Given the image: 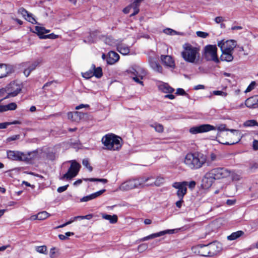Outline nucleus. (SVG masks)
<instances>
[{
  "mask_svg": "<svg viewBox=\"0 0 258 258\" xmlns=\"http://www.w3.org/2000/svg\"><path fill=\"white\" fill-rule=\"evenodd\" d=\"M206 156L200 152L187 153L183 160L185 165L191 170H197L201 168L206 163Z\"/></svg>",
  "mask_w": 258,
  "mask_h": 258,
  "instance_id": "nucleus-1",
  "label": "nucleus"
},
{
  "mask_svg": "<svg viewBox=\"0 0 258 258\" xmlns=\"http://www.w3.org/2000/svg\"><path fill=\"white\" fill-rule=\"evenodd\" d=\"M182 48L181 56L186 62L193 64L199 62L200 58L199 47L186 43L183 45Z\"/></svg>",
  "mask_w": 258,
  "mask_h": 258,
  "instance_id": "nucleus-2",
  "label": "nucleus"
},
{
  "mask_svg": "<svg viewBox=\"0 0 258 258\" xmlns=\"http://www.w3.org/2000/svg\"><path fill=\"white\" fill-rule=\"evenodd\" d=\"M236 45V42L233 40L223 39L218 42L217 45L222 51L220 57L222 61L229 62L233 60V53Z\"/></svg>",
  "mask_w": 258,
  "mask_h": 258,
  "instance_id": "nucleus-3",
  "label": "nucleus"
},
{
  "mask_svg": "<svg viewBox=\"0 0 258 258\" xmlns=\"http://www.w3.org/2000/svg\"><path fill=\"white\" fill-rule=\"evenodd\" d=\"M101 142L104 149L110 151H118L122 144V139L113 134H109L104 136Z\"/></svg>",
  "mask_w": 258,
  "mask_h": 258,
  "instance_id": "nucleus-4",
  "label": "nucleus"
},
{
  "mask_svg": "<svg viewBox=\"0 0 258 258\" xmlns=\"http://www.w3.org/2000/svg\"><path fill=\"white\" fill-rule=\"evenodd\" d=\"M22 85L17 82H12L5 88L0 89V96H5L3 100L16 96L22 90Z\"/></svg>",
  "mask_w": 258,
  "mask_h": 258,
  "instance_id": "nucleus-5",
  "label": "nucleus"
},
{
  "mask_svg": "<svg viewBox=\"0 0 258 258\" xmlns=\"http://www.w3.org/2000/svg\"><path fill=\"white\" fill-rule=\"evenodd\" d=\"M8 158L11 160L29 162L37 157L36 152H30L26 153L18 151L9 150L7 152Z\"/></svg>",
  "mask_w": 258,
  "mask_h": 258,
  "instance_id": "nucleus-6",
  "label": "nucleus"
},
{
  "mask_svg": "<svg viewBox=\"0 0 258 258\" xmlns=\"http://www.w3.org/2000/svg\"><path fill=\"white\" fill-rule=\"evenodd\" d=\"M221 250V244L212 242L207 245L200 246L199 253L204 256H211L216 254Z\"/></svg>",
  "mask_w": 258,
  "mask_h": 258,
  "instance_id": "nucleus-7",
  "label": "nucleus"
},
{
  "mask_svg": "<svg viewBox=\"0 0 258 258\" xmlns=\"http://www.w3.org/2000/svg\"><path fill=\"white\" fill-rule=\"evenodd\" d=\"M70 162L71 163V166L69 168L68 172L59 177L60 180H71L78 174L81 165L75 160L70 161Z\"/></svg>",
  "mask_w": 258,
  "mask_h": 258,
  "instance_id": "nucleus-8",
  "label": "nucleus"
},
{
  "mask_svg": "<svg viewBox=\"0 0 258 258\" xmlns=\"http://www.w3.org/2000/svg\"><path fill=\"white\" fill-rule=\"evenodd\" d=\"M217 48L215 45H208L204 48V57L206 60L213 61L216 63L219 62L217 54Z\"/></svg>",
  "mask_w": 258,
  "mask_h": 258,
  "instance_id": "nucleus-9",
  "label": "nucleus"
},
{
  "mask_svg": "<svg viewBox=\"0 0 258 258\" xmlns=\"http://www.w3.org/2000/svg\"><path fill=\"white\" fill-rule=\"evenodd\" d=\"M213 179H220L228 177L230 175V171L224 168H215L208 171Z\"/></svg>",
  "mask_w": 258,
  "mask_h": 258,
  "instance_id": "nucleus-10",
  "label": "nucleus"
},
{
  "mask_svg": "<svg viewBox=\"0 0 258 258\" xmlns=\"http://www.w3.org/2000/svg\"><path fill=\"white\" fill-rule=\"evenodd\" d=\"M216 129V127L213 125L209 124H204L190 127L189 132L192 135H196L215 130Z\"/></svg>",
  "mask_w": 258,
  "mask_h": 258,
  "instance_id": "nucleus-11",
  "label": "nucleus"
},
{
  "mask_svg": "<svg viewBox=\"0 0 258 258\" xmlns=\"http://www.w3.org/2000/svg\"><path fill=\"white\" fill-rule=\"evenodd\" d=\"M217 130L218 131L217 136H216V139L217 141L219 142L221 144H224V145H233L237 143H238V141L235 142H225L224 139L222 138V136H227V133H224L223 132L224 131H227L228 128H226V125L225 124H220L219 125Z\"/></svg>",
  "mask_w": 258,
  "mask_h": 258,
  "instance_id": "nucleus-12",
  "label": "nucleus"
},
{
  "mask_svg": "<svg viewBox=\"0 0 258 258\" xmlns=\"http://www.w3.org/2000/svg\"><path fill=\"white\" fill-rule=\"evenodd\" d=\"M128 72L133 75V79L135 82L143 85V82L141 80L145 75V71L143 69L135 66L130 69Z\"/></svg>",
  "mask_w": 258,
  "mask_h": 258,
  "instance_id": "nucleus-13",
  "label": "nucleus"
},
{
  "mask_svg": "<svg viewBox=\"0 0 258 258\" xmlns=\"http://www.w3.org/2000/svg\"><path fill=\"white\" fill-rule=\"evenodd\" d=\"M188 182H176L173 183L172 186L177 189V196L179 199H183L187 192Z\"/></svg>",
  "mask_w": 258,
  "mask_h": 258,
  "instance_id": "nucleus-14",
  "label": "nucleus"
},
{
  "mask_svg": "<svg viewBox=\"0 0 258 258\" xmlns=\"http://www.w3.org/2000/svg\"><path fill=\"white\" fill-rule=\"evenodd\" d=\"M13 72V68L10 65L0 64V78L7 77Z\"/></svg>",
  "mask_w": 258,
  "mask_h": 258,
  "instance_id": "nucleus-15",
  "label": "nucleus"
},
{
  "mask_svg": "<svg viewBox=\"0 0 258 258\" xmlns=\"http://www.w3.org/2000/svg\"><path fill=\"white\" fill-rule=\"evenodd\" d=\"M161 60L165 66L170 68H174V60L171 56L162 55L161 56Z\"/></svg>",
  "mask_w": 258,
  "mask_h": 258,
  "instance_id": "nucleus-16",
  "label": "nucleus"
},
{
  "mask_svg": "<svg viewBox=\"0 0 258 258\" xmlns=\"http://www.w3.org/2000/svg\"><path fill=\"white\" fill-rule=\"evenodd\" d=\"M245 105L250 108L258 107V95H255L245 100Z\"/></svg>",
  "mask_w": 258,
  "mask_h": 258,
  "instance_id": "nucleus-17",
  "label": "nucleus"
},
{
  "mask_svg": "<svg viewBox=\"0 0 258 258\" xmlns=\"http://www.w3.org/2000/svg\"><path fill=\"white\" fill-rule=\"evenodd\" d=\"M214 181V180L213 179L211 176L207 172L202 179V186L204 188H208L211 186Z\"/></svg>",
  "mask_w": 258,
  "mask_h": 258,
  "instance_id": "nucleus-18",
  "label": "nucleus"
},
{
  "mask_svg": "<svg viewBox=\"0 0 258 258\" xmlns=\"http://www.w3.org/2000/svg\"><path fill=\"white\" fill-rule=\"evenodd\" d=\"M119 59V55L115 52L110 51L108 52L107 62L109 64H113L117 62Z\"/></svg>",
  "mask_w": 258,
  "mask_h": 258,
  "instance_id": "nucleus-19",
  "label": "nucleus"
},
{
  "mask_svg": "<svg viewBox=\"0 0 258 258\" xmlns=\"http://www.w3.org/2000/svg\"><path fill=\"white\" fill-rule=\"evenodd\" d=\"M130 47L122 42H118L117 44H116L118 51L123 55H127L129 53Z\"/></svg>",
  "mask_w": 258,
  "mask_h": 258,
  "instance_id": "nucleus-20",
  "label": "nucleus"
},
{
  "mask_svg": "<svg viewBox=\"0 0 258 258\" xmlns=\"http://www.w3.org/2000/svg\"><path fill=\"white\" fill-rule=\"evenodd\" d=\"M105 189H102L99 191H98L95 193L92 194L90 195L84 197L80 200L81 202H86L92 200L93 199H95L96 198L102 195Z\"/></svg>",
  "mask_w": 258,
  "mask_h": 258,
  "instance_id": "nucleus-21",
  "label": "nucleus"
},
{
  "mask_svg": "<svg viewBox=\"0 0 258 258\" xmlns=\"http://www.w3.org/2000/svg\"><path fill=\"white\" fill-rule=\"evenodd\" d=\"M17 107V105L15 102H11L7 105L0 104V112H4L9 110H14Z\"/></svg>",
  "mask_w": 258,
  "mask_h": 258,
  "instance_id": "nucleus-22",
  "label": "nucleus"
},
{
  "mask_svg": "<svg viewBox=\"0 0 258 258\" xmlns=\"http://www.w3.org/2000/svg\"><path fill=\"white\" fill-rule=\"evenodd\" d=\"M119 189L122 191L128 190L134 188L132 179H130L122 183L119 187Z\"/></svg>",
  "mask_w": 258,
  "mask_h": 258,
  "instance_id": "nucleus-23",
  "label": "nucleus"
},
{
  "mask_svg": "<svg viewBox=\"0 0 258 258\" xmlns=\"http://www.w3.org/2000/svg\"><path fill=\"white\" fill-rule=\"evenodd\" d=\"M35 32L39 36L40 38L45 39V38H43V37H45L46 35L44 34L49 33L50 30L46 29L43 27L35 26Z\"/></svg>",
  "mask_w": 258,
  "mask_h": 258,
  "instance_id": "nucleus-24",
  "label": "nucleus"
},
{
  "mask_svg": "<svg viewBox=\"0 0 258 258\" xmlns=\"http://www.w3.org/2000/svg\"><path fill=\"white\" fill-rule=\"evenodd\" d=\"M137 179L140 184L139 188H142L145 186H147V183H149L151 180H153V177L152 176L140 177L137 178Z\"/></svg>",
  "mask_w": 258,
  "mask_h": 258,
  "instance_id": "nucleus-25",
  "label": "nucleus"
},
{
  "mask_svg": "<svg viewBox=\"0 0 258 258\" xmlns=\"http://www.w3.org/2000/svg\"><path fill=\"white\" fill-rule=\"evenodd\" d=\"M159 89L165 93L171 94L174 91V89L167 83H162L159 85Z\"/></svg>",
  "mask_w": 258,
  "mask_h": 258,
  "instance_id": "nucleus-26",
  "label": "nucleus"
},
{
  "mask_svg": "<svg viewBox=\"0 0 258 258\" xmlns=\"http://www.w3.org/2000/svg\"><path fill=\"white\" fill-rule=\"evenodd\" d=\"M165 181V179L163 177L161 176H158L157 177L155 180H154V179L153 178V180H151V181L149 183H147V186H160L161 184H162Z\"/></svg>",
  "mask_w": 258,
  "mask_h": 258,
  "instance_id": "nucleus-27",
  "label": "nucleus"
},
{
  "mask_svg": "<svg viewBox=\"0 0 258 258\" xmlns=\"http://www.w3.org/2000/svg\"><path fill=\"white\" fill-rule=\"evenodd\" d=\"M150 65L151 68L155 72L162 73V67L158 63L157 61L154 60H151L150 61Z\"/></svg>",
  "mask_w": 258,
  "mask_h": 258,
  "instance_id": "nucleus-28",
  "label": "nucleus"
},
{
  "mask_svg": "<svg viewBox=\"0 0 258 258\" xmlns=\"http://www.w3.org/2000/svg\"><path fill=\"white\" fill-rule=\"evenodd\" d=\"M101 215L103 219L108 220L109 222L111 224L115 223L117 221L118 218L117 216L116 215H113L111 216L105 214H101Z\"/></svg>",
  "mask_w": 258,
  "mask_h": 258,
  "instance_id": "nucleus-29",
  "label": "nucleus"
},
{
  "mask_svg": "<svg viewBox=\"0 0 258 258\" xmlns=\"http://www.w3.org/2000/svg\"><path fill=\"white\" fill-rule=\"evenodd\" d=\"M91 68L93 70L94 76H95L97 78H100L102 76V70L101 68L97 67L96 68L95 64H92Z\"/></svg>",
  "mask_w": 258,
  "mask_h": 258,
  "instance_id": "nucleus-30",
  "label": "nucleus"
},
{
  "mask_svg": "<svg viewBox=\"0 0 258 258\" xmlns=\"http://www.w3.org/2000/svg\"><path fill=\"white\" fill-rule=\"evenodd\" d=\"M244 234L242 231L239 230L232 233L227 237L229 240H234L241 236Z\"/></svg>",
  "mask_w": 258,
  "mask_h": 258,
  "instance_id": "nucleus-31",
  "label": "nucleus"
},
{
  "mask_svg": "<svg viewBox=\"0 0 258 258\" xmlns=\"http://www.w3.org/2000/svg\"><path fill=\"white\" fill-rule=\"evenodd\" d=\"M162 236V233L159 232L156 233L152 234L150 235H148L147 236L144 237L141 239H140V241H145L146 240H148L151 239L155 238L156 237H160Z\"/></svg>",
  "mask_w": 258,
  "mask_h": 258,
  "instance_id": "nucleus-32",
  "label": "nucleus"
},
{
  "mask_svg": "<svg viewBox=\"0 0 258 258\" xmlns=\"http://www.w3.org/2000/svg\"><path fill=\"white\" fill-rule=\"evenodd\" d=\"M151 127L154 128L155 130L158 133H162L164 131L163 126L158 123H154L150 125Z\"/></svg>",
  "mask_w": 258,
  "mask_h": 258,
  "instance_id": "nucleus-33",
  "label": "nucleus"
},
{
  "mask_svg": "<svg viewBox=\"0 0 258 258\" xmlns=\"http://www.w3.org/2000/svg\"><path fill=\"white\" fill-rule=\"evenodd\" d=\"M50 216L46 211H42L38 213V220H44Z\"/></svg>",
  "mask_w": 258,
  "mask_h": 258,
  "instance_id": "nucleus-34",
  "label": "nucleus"
},
{
  "mask_svg": "<svg viewBox=\"0 0 258 258\" xmlns=\"http://www.w3.org/2000/svg\"><path fill=\"white\" fill-rule=\"evenodd\" d=\"M84 113L81 112L75 111L74 112V121L78 122L84 117Z\"/></svg>",
  "mask_w": 258,
  "mask_h": 258,
  "instance_id": "nucleus-35",
  "label": "nucleus"
},
{
  "mask_svg": "<svg viewBox=\"0 0 258 258\" xmlns=\"http://www.w3.org/2000/svg\"><path fill=\"white\" fill-rule=\"evenodd\" d=\"M105 43L109 45L113 46L115 45L116 46V44H117V42L113 39L111 37H106L104 40Z\"/></svg>",
  "mask_w": 258,
  "mask_h": 258,
  "instance_id": "nucleus-36",
  "label": "nucleus"
},
{
  "mask_svg": "<svg viewBox=\"0 0 258 258\" xmlns=\"http://www.w3.org/2000/svg\"><path fill=\"white\" fill-rule=\"evenodd\" d=\"M229 177H231L232 180L236 181H239L242 178L240 174L235 173L234 172H231V171L230 175Z\"/></svg>",
  "mask_w": 258,
  "mask_h": 258,
  "instance_id": "nucleus-37",
  "label": "nucleus"
},
{
  "mask_svg": "<svg viewBox=\"0 0 258 258\" xmlns=\"http://www.w3.org/2000/svg\"><path fill=\"white\" fill-rule=\"evenodd\" d=\"M133 5H134V3H132V4H131L130 6H127V7L125 8L123 10V13L125 14H128L130 12L131 9L133 8L134 10V12H133V13H132L131 15V16H135V15H133V14L135 13V6H133Z\"/></svg>",
  "mask_w": 258,
  "mask_h": 258,
  "instance_id": "nucleus-38",
  "label": "nucleus"
},
{
  "mask_svg": "<svg viewBox=\"0 0 258 258\" xmlns=\"http://www.w3.org/2000/svg\"><path fill=\"white\" fill-rule=\"evenodd\" d=\"M35 250L39 253L45 254L47 251V247L45 245L36 246Z\"/></svg>",
  "mask_w": 258,
  "mask_h": 258,
  "instance_id": "nucleus-39",
  "label": "nucleus"
},
{
  "mask_svg": "<svg viewBox=\"0 0 258 258\" xmlns=\"http://www.w3.org/2000/svg\"><path fill=\"white\" fill-rule=\"evenodd\" d=\"M40 63L41 61L40 60L35 61L31 64H29L27 68L32 72L35 70L36 67H37Z\"/></svg>",
  "mask_w": 258,
  "mask_h": 258,
  "instance_id": "nucleus-40",
  "label": "nucleus"
},
{
  "mask_svg": "<svg viewBox=\"0 0 258 258\" xmlns=\"http://www.w3.org/2000/svg\"><path fill=\"white\" fill-rule=\"evenodd\" d=\"M74 235L73 232H67L65 233V235L59 234L58 235V237L60 240H64L68 238V237L70 236H73Z\"/></svg>",
  "mask_w": 258,
  "mask_h": 258,
  "instance_id": "nucleus-41",
  "label": "nucleus"
},
{
  "mask_svg": "<svg viewBox=\"0 0 258 258\" xmlns=\"http://www.w3.org/2000/svg\"><path fill=\"white\" fill-rule=\"evenodd\" d=\"M82 75L85 79H90L94 76L93 71L92 70H89L85 73H82Z\"/></svg>",
  "mask_w": 258,
  "mask_h": 258,
  "instance_id": "nucleus-42",
  "label": "nucleus"
},
{
  "mask_svg": "<svg viewBox=\"0 0 258 258\" xmlns=\"http://www.w3.org/2000/svg\"><path fill=\"white\" fill-rule=\"evenodd\" d=\"M84 180L85 181H99V182H101L103 183H106L107 182V180L106 179H104V178H91L84 179Z\"/></svg>",
  "mask_w": 258,
  "mask_h": 258,
  "instance_id": "nucleus-43",
  "label": "nucleus"
},
{
  "mask_svg": "<svg viewBox=\"0 0 258 258\" xmlns=\"http://www.w3.org/2000/svg\"><path fill=\"white\" fill-rule=\"evenodd\" d=\"M143 0H135L134 1L133 6H135V13L133 15H136L139 13V7L140 5V3Z\"/></svg>",
  "mask_w": 258,
  "mask_h": 258,
  "instance_id": "nucleus-44",
  "label": "nucleus"
},
{
  "mask_svg": "<svg viewBox=\"0 0 258 258\" xmlns=\"http://www.w3.org/2000/svg\"><path fill=\"white\" fill-rule=\"evenodd\" d=\"M93 217L92 214H88L85 216H78L74 217V219H87L90 220Z\"/></svg>",
  "mask_w": 258,
  "mask_h": 258,
  "instance_id": "nucleus-45",
  "label": "nucleus"
},
{
  "mask_svg": "<svg viewBox=\"0 0 258 258\" xmlns=\"http://www.w3.org/2000/svg\"><path fill=\"white\" fill-rule=\"evenodd\" d=\"M82 164L90 171H92V167L90 165L89 160L87 159H83V160L82 161Z\"/></svg>",
  "mask_w": 258,
  "mask_h": 258,
  "instance_id": "nucleus-46",
  "label": "nucleus"
},
{
  "mask_svg": "<svg viewBox=\"0 0 258 258\" xmlns=\"http://www.w3.org/2000/svg\"><path fill=\"white\" fill-rule=\"evenodd\" d=\"M257 124V122L255 120H249L244 123V125L247 126H252Z\"/></svg>",
  "mask_w": 258,
  "mask_h": 258,
  "instance_id": "nucleus-47",
  "label": "nucleus"
},
{
  "mask_svg": "<svg viewBox=\"0 0 258 258\" xmlns=\"http://www.w3.org/2000/svg\"><path fill=\"white\" fill-rule=\"evenodd\" d=\"M213 94L215 95L222 96L223 97H226L228 95L227 93L222 91H214Z\"/></svg>",
  "mask_w": 258,
  "mask_h": 258,
  "instance_id": "nucleus-48",
  "label": "nucleus"
},
{
  "mask_svg": "<svg viewBox=\"0 0 258 258\" xmlns=\"http://www.w3.org/2000/svg\"><path fill=\"white\" fill-rule=\"evenodd\" d=\"M18 13L21 14L24 18H25L29 13H28V12L23 8H21L18 10Z\"/></svg>",
  "mask_w": 258,
  "mask_h": 258,
  "instance_id": "nucleus-49",
  "label": "nucleus"
},
{
  "mask_svg": "<svg viewBox=\"0 0 258 258\" xmlns=\"http://www.w3.org/2000/svg\"><path fill=\"white\" fill-rule=\"evenodd\" d=\"M148 248V245L146 243L140 244L138 247V250L140 252H142L146 250Z\"/></svg>",
  "mask_w": 258,
  "mask_h": 258,
  "instance_id": "nucleus-50",
  "label": "nucleus"
},
{
  "mask_svg": "<svg viewBox=\"0 0 258 258\" xmlns=\"http://www.w3.org/2000/svg\"><path fill=\"white\" fill-rule=\"evenodd\" d=\"M196 34L199 37H201V38H205L206 37H207L209 34V33H207V32H203V31H197L196 32Z\"/></svg>",
  "mask_w": 258,
  "mask_h": 258,
  "instance_id": "nucleus-51",
  "label": "nucleus"
},
{
  "mask_svg": "<svg viewBox=\"0 0 258 258\" xmlns=\"http://www.w3.org/2000/svg\"><path fill=\"white\" fill-rule=\"evenodd\" d=\"M25 19L27 21L33 24L35 23L36 22L35 19L33 17L32 15L30 13H29Z\"/></svg>",
  "mask_w": 258,
  "mask_h": 258,
  "instance_id": "nucleus-52",
  "label": "nucleus"
},
{
  "mask_svg": "<svg viewBox=\"0 0 258 258\" xmlns=\"http://www.w3.org/2000/svg\"><path fill=\"white\" fill-rule=\"evenodd\" d=\"M227 131H229V132H231L232 133H233L234 135L237 136L238 140L237 141H238V142H239V141L240 140L239 137L240 136V134L239 131L236 130H234V129H228Z\"/></svg>",
  "mask_w": 258,
  "mask_h": 258,
  "instance_id": "nucleus-53",
  "label": "nucleus"
},
{
  "mask_svg": "<svg viewBox=\"0 0 258 258\" xmlns=\"http://www.w3.org/2000/svg\"><path fill=\"white\" fill-rule=\"evenodd\" d=\"M176 94L177 95L186 96L188 94L182 88H178L176 90Z\"/></svg>",
  "mask_w": 258,
  "mask_h": 258,
  "instance_id": "nucleus-54",
  "label": "nucleus"
},
{
  "mask_svg": "<svg viewBox=\"0 0 258 258\" xmlns=\"http://www.w3.org/2000/svg\"><path fill=\"white\" fill-rule=\"evenodd\" d=\"M255 86V82H252L247 87L245 91V93L249 92L251 91L252 90H253Z\"/></svg>",
  "mask_w": 258,
  "mask_h": 258,
  "instance_id": "nucleus-55",
  "label": "nucleus"
},
{
  "mask_svg": "<svg viewBox=\"0 0 258 258\" xmlns=\"http://www.w3.org/2000/svg\"><path fill=\"white\" fill-rule=\"evenodd\" d=\"M178 229H169V230H166L164 231H160V232L162 233V236L166 234H173L174 233L175 231H177Z\"/></svg>",
  "mask_w": 258,
  "mask_h": 258,
  "instance_id": "nucleus-56",
  "label": "nucleus"
},
{
  "mask_svg": "<svg viewBox=\"0 0 258 258\" xmlns=\"http://www.w3.org/2000/svg\"><path fill=\"white\" fill-rule=\"evenodd\" d=\"M68 186H69L68 184L64 186H60L57 188V192H60V193L62 192L63 191H64L65 190H66L67 189V188Z\"/></svg>",
  "mask_w": 258,
  "mask_h": 258,
  "instance_id": "nucleus-57",
  "label": "nucleus"
},
{
  "mask_svg": "<svg viewBox=\"0 0 258 258\" xmlns=\"http://www.w3.org/2000/svg\"><path fill=\"white\" fill-rule=\"evenodd\" d=\"M164 33L168 35H172L175 32L173 30L170 28H166L163 30Z\"/></svg>",
  "mask_w": 258,
  "mask_h": 258,
  "instance_id": "nucleus-58",
  "label": "nucleus"
},
{
  "mask_svg": "<svg viewBox=\"0 0 258 258\" xmlns=\"http://www.w3.org/2000/svg\"><path fill=\"white\" fill-rule=\"evenodd\" d=\"M20 138V136L19 135H14V136H13L12 137H10L9 138H8L7 139V141L8 142H10V141H15V140H16L17 139H19Z\"/></svg>",
  "mask_w": 258,
  "mask_h": 258,
  "instance_id": "nucleus-59",
  "label": "nucleus"
},
{
  "mask_svg": "<svg viewBox=\"0 0 258 258\" xmlns=\"http://www.w3.org/2000/svg\"><path fill=\"white\" fill-rule=\"evenodd\" d=\"M56 248L55 247L51 248L50 250V256L51 258L54 257L55 254L56 253Z\"/></svg>",
  "mask_w": 258,
  "mask_h": 258,
  "instance_id": "nucleus-60",
  "label": "nucleus"
},
{
  "mask_svg": "<svg viewBox=\"0 0 258 258\" xmlns=\"http://www.w3.org/2000/svg\"><path fill=\"white\" fill-rule=\"evenodd\" d=\"M10 125H11V123H9V122L0 123V129L6 128Z\"/></svg>",
  "mask_w": 258,
  "mask_h": 258,
  "instance_id": "nucleus-61",
  "label": "nucleus"
},
{
  "mask_svg": "<svg viewBox=\"0 0 258 258\" xmlns=\"http://www.w3.org/2000/svg\"><path fill=\"white\" fill-rule=\"evenodd\" d=\"M132 181H133V185L134 188H139V183L138 182V181L137 180V178H134L132 179Z\"/></svg>",
  "mask_w": 258,
  "mask_h": 258,
  "instance_id": "nucleus-62",
  "label": "nucleus"
},
{
  "mask_svg": "<svg viewBox=\"0 0 258 258\" xmlns=\"http://www.w3.org/2000/svg\"><path fill=\"white\" fill-rule=\"evenodd\" d=\"M196 183L194 181H191L189 183L188 182L187 186L190 189H193L196 186Z\"/></svg>",
  "mask_w": 258,
  "mask_h": 258,
  "instance_id": "nucleus-63",
  "label": "nucleus"
},
{
  "mask_svg": "<svg viewBox=\"0 0 258 258\" xmlns=\"http://www.w3.org/2000/svg\"><path fill=\"white\" fill-rule=\"evenodd\" d=\"M179 201H177L175 203L176 206L178 208H180L182 206V204L183 202V199H179Z\"/></svg>",
  "mask_w": 258,
  "mask_h": 258,
  "instance_id": "nucleus-64",
  "label": "nucleus"
}]
</instances>
